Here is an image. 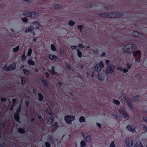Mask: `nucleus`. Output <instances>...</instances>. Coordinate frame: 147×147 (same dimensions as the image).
<instances>
[{
  "label": "nucleus",
  "instance_id": "obj_53",
  "mask_svg": "<svg viewBox=\"0 0 147 147\" xmlns=\"http://www.w3.org/2000/svg\"><path fill=\"white\" fill-rule=\"evenodd\" d=\"M109 61L108 60H106L105 63L107 65H108L109 63Z\"/></svg>",
  "mask_w": 147,
  "mask_h": 147
},
{
  "label": "nucleus",
  "instance_id": "obj_38",
  "mask_svg": "<svg viewBox=\"0 0 147 147\" xmlns=\"http://www.w3.org/2000/svg\"><path fill=\"white\" fill-rule=\"evenodd\" d=\"M46 113L48 114H50L51 113V111L50 109H47L46 110Z\"/></svg>",
  "mask_w": 147,
  "mask_h": 147
},
{
  "label": "nucleus",
  "instance_id": "obj_25",
  "mask_svg": "<svg viewBox=\"0 0 147 147\" xmlns=\"http://www.w3.org/2000/svg\"><path fill=\"white\" fill-rule=\"evenodd\" d=\"M51 50L53 51H56V48L55 47V46L53 44H52L51 45Z\"/></svg>",
  "mask_w": 147,
  "mask_h": 147
},
{
  "label": "nucleus",
  "instance_id": "obj_27",
  "mask_svg": "<svg viewBox=\"0 0 147 147\" xmlns=\"http://www.w3.org/2000/svg\"><path fill=\"white\" fill-rule=\"evenodd\" d=\"M85 119L84 117L81 116L79 119V121L80 122H83L85 121Z\"/></svg>",
  "mask_w": 147,
  "mask_h": 147
},
{
  "label": "nucleus",
  "instance_id": "obj_55",
  "mask_svg": "<svg viewBox=\"0 0 147 147\" xmlns=\"http://www.w3.org/2000/svg\"><path fill=\"white\" fill-rule=\"evenodd\" d=\"M97 126L99 127L100 128L101 127V125L99 123H97Z\"/></svg>",
  "mask_w": 147,
  "mask_h": 147
},
{
  "label": "nucleus",
  "instance_id": "obj_39",
  "mask_svg": "<svg viewBox=\"0 0 147 147\" xmlns=\"http://www.w3.org/2000/svg\"><path fill=\"white\" fill-rule=\"evenodd\" d=\"M135 59L137 63H139L141 61L140 58L139 57L138 58H136Z\"/></svg>",
  "mask_w": 147,
  "mask_h": 147
},
{
  "label": "nucleus",
  "instance_id": "obj_12",
  "mask_svg": "<svg viewBox=\"0 0 147 147\" xmlns=\"http://www.w3.org/2000/svg\"><path fill=\"white\" fill-rule=\"evenodd\" d=\"M84 139L88 142H90L91 141V138L90 136L87 133H82Z\"/></svg>",
  "mask_w": 147,
  "mask_h": 147
},
{
  "label": "nucleus",
  "instance_id": "obj_22",
  "mask_svg": "<svg viewBox=\"0 0 147 147\" xmlns=\"http://www.w3.org/2000/svg\"><path fill=\"white\" fill-rule=\"evenodd\" d=\"M30 11H25L24 12V16L27 17H30Z\"/></svg>",
  "mask_w": 147,
  "mask_h": 147
},
{
  "label": "nucleus",
  "instance_id": "obj_42",
  "mask_svg": "<svg viewBox=\"0 0 147 147\" xmlns=\"http://www.w3.org/2000/svg\"><path fill=\"white\" fill-rule=\"evenodd\" d=\"M21 83L22 84H24L25 83V79L23 78H21Z\"/></svg>",
  "mask_w": 147,
  "mask_h": 147
},
{
  "label": "nucleus",
  "instance_id": "obj_16",
  "mask_svg": "<svg viewBox=\"0 0 147 147\" xmlns=\"http://www.w3.org/2000/svg\"><path fill=\"white\" fill-rule=\"evenodd\" d=\"M132 34L133 36L136 37H140L142 35L136 31H133L132 33Z\"/></svg>",
  "mask_w": 147,
  "mask_h": 147
},
{
  "label": "nucleus",
  "instance_id": "obj_64",
  "mask_svg": "<svg viewBox=\"0 0 147 147\" xmlns=\"http://www.w3.org/2000/svg\"><path fill=\"white\" fill-rule=\"evenodd\" d=\"M15 100L14 99H13V100H12V101L14 103L15 102Z\"/></svg>",
  "mask_w": 147,
  "mask_h": 147
},
{
  "label": "nucleus",
  "instance_id": "obj_52",
  "mask_svg": "<svg viewBox=\"0 0 147 147\" xmlns=\"http://www.w3.org/2000/svg\"><path fill=\"white\" fill-rule=\"evenodd\" d=\"M127 66L128 69H130L131 67V64H127Z\"/></svg>",
  "mask_w": 147,
  "mask_h": 147
},
{
  "label": "nucleus",
  "instance_id": "obj_59",
  "mask_svg": "<svg viewBox=\"0 0 147 147\" xmlns=\"http://www.w3.org/2000/svg\"><path fill=\"white\" fill-rule=\"evenodd\" d=\"M37 117L38 118V119H40V115H39L38 114L37 116Z\"/></svg>",
  "mask_w": 147,
  "mask_h": 147
},
{
  "label": "nucleus",
  "instance_id": "obj_33",
  "mask_svg": "<svg viewBox=\"0 0 147 147\" xmlns=\"http://www.w3.org/2000/svg\"><path fill=\"white\" fill-rule=\"evenodd\" d=\"M32 52V49H28V56H30Z\"/></svg>",
  "mask_w": 147,
  "mask_h": 147
},
{
  "label": "nucleus",
  "instance_id": "obj_3",
  "mask_svg": "<svg viewBox=\"0 0 147 147\" xmlns=\"http://www.w3.org/2000/svg\"><path fill=\"white\" fill-rule=\"evenodd\" d=\"M122 16V14L119 13H105L102 16L106 18H114L119 17Z\"/></svg>",
  "mask_w": 147,
  "mask_h": 147
},
{
  "label": "nucleus",
  "instance_id": "obj_32",
  "mask_svg": "<svg viewBox=\"0 0 147 147\" xmlns=\"http://www.w3.org/2000/svg\"><path fill=\"white\" fill-rule=\"evenodd\" d=\"M24 74L26 75H28L30 73V71L26 69H24Z\"/></svg>",
  "mask_w": 147,
  "mask_h": 147
},
{
  "label": "nucleus",
  "instance_id": "obj_4",
  "mask_svg": "<svg viewBox=\"0 0 147 147\" xmlns=\"http://www.w3.org/2000/svg\"><path fill=\"white\" fill-rule=\"evenodd\" d=\"M134 147H147V140H143L142 141V143L141 142H137Z\"/></svg>",
  "mask_w": 147,
  "mask_h": 147
},
{
  "label": "nucleus",
  "instance_id": "obj_45",
  "mask_svg": "<svg viewBox=\"0 0 147 147\" xmlns=\"http://www.w3.org/2000/svg\"><path fill=\"white\" fill-rule=\"evenodd\" d=\"M22 19L23 20V21L24 22H26L28 21L27 19L26 18H22Z\"/></svg>",
  "mask_w": 147,
  "mask_h": 147
},
{
  "label": "nucleus",
  "instance_id": "obj_44",
  "mask_svg": "<svg viewBox=\"0 0 147 147\" xmlns=\"http://www.w3.org/2000/svg\"><path fill=\"white\" fill-rule=\"evenodd\" d=\"M41 81V82H42L44 85H46V84L47 82L45 80L42 79Z\"/></svg>",
  "mask_w": 147,
  "mask_h": 147
},
{
  "label": "nucleus",
  "instance_id": "obj_18",
  "mask_svg": "<svg viewBox=\"0 0 147 147\" xmlns=\"http://www.w3.org/2000/svg\"><path fill=\"white\" fill-rule=\"evenodd\" d=\"M49 58L51 60L55 61L57 59V57L55 55H49Z\"/></svg>",
  "mask_w": 147,
  "mask_h": 147
},
{
  "label": "nucleus",
  "instance_id": "obj_21",
  "mask_svg": "<svg viewBox=\"0 0 147 147\" xmlns=\"http://www.w3.org/2000/svg\"><path fill=\"white\" fill-rule=\"evenodd\" d=\"M117 70H122L123 72L124 73H125L127 72L128 70L126 69H122V68L121 67H118L117 68Z\"/></svg>",
  "mask_w": 147,
  "mask_h": 147
},
{
  "label": "nucleus",
  "instance_id": "obj_58",
  "mask_svg": "<svg viewBox=\"0 0 147 147\" xmlns=\"http://www.w3.org/2000/svg\"><path fill=\"white\" fill-rule=\"evenodd\" d=\"M60 6L58 5H56V6H55V7L56 8H59V7H60Z\"/></svg>",
  "mask_w": 147,
  "mask_h": 147
},
{
  "label": "nucleus",
  "instance_id": "obj_20",
  "mask_svg": "<svg viewBox=\"0 0 147 147\" xmlns=\"http://www.w3.org/2000/svg\"><path fill=\"white\" fill-rule=\"evenodd\" d=\"M28 63L29 65H34L35 64L34 62L32 60V59H30L28 61Z\"/></svg>",
  "mask_w": 147,
  "mask_h": 147
},
{
  "label": "nucleus",
  "instance_id": "obj_57",
  "mask_svg": "<svg viewBox=\"0 0 147 147\" xmlns=\"http://www.w3.org/2000/svg\"><path fill=\"white\" fill-rule=\"evenodd\" d=\"M143 129L144 130H146L147 129V128L146 127H144L143 128Z\"/></svg>",
  "mask_w": 147,
  "mask_h": 147
},
{
  "label": "nucleus",
  "instance_id": "obj_9",
  "mask_svg": "<svg viewBox=\"0 0 147 147\" xmlns=\"http://www.w3.org/2000/svg\"><path fill=\"white\" fill-rule=\"evenodd\" d=\"M15 65L14 64L10 65L8 67H7V65H5L4 66L3 69L5 71H11L13 69L15 68Z\"/></svg>",
  "mask_w": 147,
  "mask_h": 147
},
{
  "label": "nucleus",
  "instance_id": "obj_1",
  "mask_svg": "<svg viewBox=\"0 0 147 147\" xmlns=\"http://www.w3.org/2000/svg\"><path fill=\"white\" fill-rule=\"evenodd\" d=\"M42 26L40 25L38 22L37 21H34L32 22L31 23V25L29 27H28L26 28L25 31L26 32H28L30 31L33 34V35H35L36 34L33 31L35 30L36 28L38 30H40L42 29Z\"/></svg>",
  "mask_w": 147,
  "mask_h": 147
},
{
  "label": "nucleus",
  "instance_id": "obj_6",
  "mask_svg": "<svg viewBox=\"0 0 147 147\" xmlns=\"http://www.w3.org/2000/svg\"><path fill=\"white\" fill-rule=\"evenodd\" d=\"M103 64L101 62H100L95 67L94 70L95 71H100L101 70L102 68H103Z\"/></svg>",
  "mask_w": 147,
  "mask_h": 147
},
{
  "label": "nucleus",
  "instance_id": "obj_48",
  "mask_svg": "<svg viewBox=\"0 0 147 147\" xmlns=\"http://www.w3.org/2000/svg\"><path fill=\"white\" fill-rule=\"evenodd\" d=\"M143 120L144 121L147 122V117L146 116L144 117H143Z\"/></svg>",
  "mask_w": 147,
  "mask_h": 147
},
{
  "label": "nucleus",
  "instance_id": "obj_40",
  "mask_svg": "<svg viewBox=\"0 0 147 147\" xmlns=\"http://www.w3.org/2000/svg\"><path fill=\"white\" fill-rule=\"evenodd\" d=\"M78 51V57H81L82 55V53L81 52L77 50Z\"/></svg>",
  "mask_w": 147,
  "mask_h": 147
},
{
  "label": "nucleus",
  "instance_id": "obj_56",
  "mask_svg": "<svg viewBox=\"0 0 147 147\" xmlns=\"http://www.w3.org/2000/svg\"><path fill=\"white\" fill-rule=\"evenodd\" d=\"M78 47H79V48H83V46H82V45L81 44H79L78 46Z\"/></svg>",
  "mask_w": 147,
  "mask_h": 147
},
{
  "label": "nucleus",
  "instance_id": "obj_51",
  "mask_svg": "<svg viewBox=\"0 0 147 147\" xmlns=\"http://www.w3.org/2000/svg\"><path fill=\"white\" fill-rule=\"evenodd\" d=\"M60 53L61 55H63L64 53V51L63 49H61L60 50Z\"/></svg>",
  "mask_w": 147,
  "mask_h": 147
},
{
  "label": "nucleus",
  "instance_id": "obj_49",
  "mask_svg": "<svg viewBox=\"0 0 147 147\" xmlns=\"http://www.w3.org/2000/svg\"><path fill=\"white\" fill-rule=\"evenodd\" d=\"M71 48L73 49H77V47L76 46H71Z\"/></svg>",
  "mask_w": 147,
  "mask_h": 147
},
{
  "label": "nucleus",
  "instance_id": "obj_41",
  "mask_svg": "<svg viewBox=\"0 0 147 147\" xmlns=\"http://www.w3.org/2000/svg\"><path fill=\"white\" fill-rule=\"evenodd\" d=\"M57 127V123H55L53 124V125L52 126V128L53 129H54V128H56V127Z\"/></svg>",
  "mask_w": 147,
  "mask_h": 147
},
{
  "label": "nucleus",
  "instance_id": "obj_47",
  "mask_svg": "<svg viewBox=\"0 0 147 147\" xmlns=\"http://www.w3.org/2000/svg\"><path fill=\"white\" fill-rule=\"evenodd\" d=\"M26 59V57L25 55H23L22 57V60L24 61Z\"/></svg>",
  "mask_w": 147,
  "mask_h": 147
},
{
  "label": "nucleus",
  "instance_id": "obj_34",
  "mask_svg": "<svg viewBox=\"0 0 147 147\" xmlns=\"http://www.w3.org/2000/svg\"><path fill=\"white\" fill-rule=\"evenodd\" d=\"M139 99V97L138 96H134L133 98V100L134 101H136L138 100Z\"/></svg>",
  "mask_w": 147,
  "mask_h": 147
},
{
  "label": "nucleus",
  "instance_id": "obj_50",
  "mask_svg": "<svg viewBox=\"0 0 147 147\" xmlns=\"http://www.w3.org/2000/svg\"><path fill=\"white\" fill-rule=\"evenodd\" d=\"M1 101L4 102L6 100V99L5 98H1Z\"/></svg>",
  "mask_w": 147,
  "mask_h": 147
},
{
  "label": "nucleus",
  "instance_id": "obj_7",
  "mask_svg": "<svg viewBox=\"0 0 147 147\" xmlns=\"http://www.w3.org/2000/svg\"><path fill=\"white\" fill-rule=\"evenodd\" d=\"M75 119V117L74 116H67L65 117V120L66 122L68 124H70L71 123V121Z\"/></svg>",
  "mask_w": 147,
  "mask_h": 147
},
{
  "label": "nucleus",
  "instance_id": "obj_5",
  "mask_svg": "<svg viewBox=\"0 0 147 147\" xmlns=\"http://www.w3.org/2000/svg\"><path fill=\"white\" fill-rule=\"evenodd\" d=\"M121 98L122 100H124L126 103L127 104L129 108H131L132 105L130 100L125 95V94H123Z\"/></svg>",
  "mask_w": 147,
  "mask_h": 147
},
{
  "label": "nucleus",
  "instance_id": "obj_62",
  "mask_svg": "<svg viewBox=\"0 0 147 147\" xmlns=\"http://www.w3.org/2000/svg\"><path fill=\"white\" fill-rule=\"evenodd\" d=\"M22 1L24 2H28V0H22Z\"/></svg>",
  "mask_w": 147,
  "mask_h": 147
},
{
  "label": "nucleus",
  "instance_id": "obj_30",
  "mask_svg": "<svg viewBox=\"0 0 147 147\" xmlns=\"http://www.w3.org/2000/svg\"><path fill=\"white\" fill-rule=\"evenodd\" d=\"M19 49V46H17L16 47L13 48V51L14 52H16Z\"/></svg>",
  "mask_w": 147,
  "mask_h": 147
},
{
  "label": "nucleus",
  "instance_id": "obj_43",
  "mask_svg": "<svg viewBox=\"0 0 147 147\" xmlns=\"http://www.w3.org/2000/svg\"><path fill=\"white\" fill-rule=\"evenodd\" d=\"M70 69V67L69 65H67L66 66V69L67 70H69Z\"/></svg>",
  "mask_w": 147,
  "mask_h": 147
},
{
  "label": "nucleus",
  "instance_id": "obj_24",
  "mask_svg": "<svg viewBox=\"0 0 147 147\" xmlns=\"http://www.w3.org/2000/svg\"><path fill=\"white\" fill-rule=\"evenodd\" d=\"M81 147H85L86 146V144L85 142L83 140L80 143Z\"/></svg>",
  "mask_w": 147,
  "mask_h": 147
},
{
  "label": "nucleus",
  "instance_id": "obj_14",
  "mask_svg": "<svg viewBox=\"0 0 147 147\" xmlns=\"http://www.w3.org/2000/svg\"><path fill=\"white\" fill-rule=\"evenodd\" d=\"M127 128L130 131L133 132L135 131V127L134 126L129 125L127 126Z\"/></svg>",
  "mask_w": 147,
  "mask_h": 147
},
{
  "label": "nucleus",
  "instance_id": "obj_36",
  "mask_svg": "<svg viewBox=\"0 0 147 147\" xmlns=\"http://www.w3.org/2000/svg\"><path fill=\"white\" fill-rule=\"evenodd\" d=\"M83 26L82 25H79L77 26V28L81 32L82 31V29L83 28Z\"/></svg>",
  "mask_w": 147,
  "mask_h": 147
},
{
  "label": "nucleus",
  "instance_id": "obj_28",
  "mask_svg": "<svg viewBox=\"0 0 147 147\" xmlns=\"http://www.w3.org/2000/svg\"><path fill=\"white\" fill-rule=\"evenodd\" d=\"M113 101L114 103L117 105H119L120 104L119 101L117 100L114 99Z\"/></svg>",
  "mask_w": 147,
  "mask_h": 147
},
{
  "label": "nucleus",
  "instance_id": "obj_54",
  "mask_svg": "<svg viewBox=\"0 0 147 147\" xmlns=\"http://www.w3.org/2000/svg\"><path fill=\"white\" fill-rule=\"evenodd\" d=\"M13 107V105H12V106L11 105V107L10 106V105L9 106V109L10 110H12V109Z\"/></svg>",
  "mask_w": 147,
  "mask_h": 147
},
{
  "label": "nucleus",
  "instance_id": "obj_15",
  "mask_svg": "<svg viewBox=\"0 0 147 147\" xmlns=\"http://www.w3.org/2000/svg\"><path fill=\"white\" fill-rule=\"evenodd\" d=\"M38 16V13L35 12H32L30 13V16L29 17H31L32 18H35Z\"/></svg>",
  "mask_w": 147,
  "mask_h": 147
},
{
  "label": "nucleus",
  "instance_id": "obj_61",
  "mask_svg": "<svg viewBox=\"0 0 147 147\" xmlns=\"http://www.w3.org/2000/svg\"><path fill=\"white\" fill-rule=\"evenodd\" d=\"M105 54L104 53H103L101 55L102 56H105Z\"/></svg>",
  "mask_w": 147,
  "mask_h": 147
},
{
  "label": "nucleus",
  "instance_id": "obj_19",
  "mask_svg": "<svg viewBox=\"0 0 147 147\" xmlns=\"http://www.w3.org/2000/svg\"><path fill=\"white\" fill-rule=\"evenodd\" d=\"M98 79L101 81H102L105 78L104 75L102 73L101 74H99L98 75Z\"/></svg>",
  "mask_w": 147,
  "mask_h": 147
},
{
  "label": "nucleus",
  "instance_id": "obj_60",
  "mask_svg": "<svg viewBox=\"0 0 147 147\" xmlns=\"http://www.w3.org/2000/svg\"><path fill=\"white\" fill-rule=\"evenodd\" d=\"M46 75L47 76V78H48L49 77V74L47 73H46Z\"/></svg>",
  "mask_w": 147,
  "mask_h": 147
},
{
  "label": "nucleus",
  "instance_id": "obj_29",
  "mask_svg": "<svg viewBox=\"0 0 147 147\" xmlns=\"http://www.w3.org/2000/svg\"><path fill=\"white\" fill-rule=\"evenodd\" d=\"M18 131L19 133L23 134L25 132V131L22 128H19L18 129Z\"/></svg>",
  "mask_w": 147,
  "mask_h": 147
},
{
  "label": "nucleus",
  "instance_id": "obj_46",
  "mask_svg": "<svg viewBox=\"0 0 147 147\" xmlns=\"http://www.w3.org/2000/svg\"><path fill=\"white\" fill-rule=\"evenodd\" d=\"M45 145L47 147H50V144L47 142L45 143Z\"/></svg>",
  "mask_w": 147,
  "mask_h": 147
},
{
  "label": "nucleus",
  "instance_id": "obj_11",
  "mask_svg": "<svg viewBox=\"0 0 147 147\" xmlns=\"http://www.w3.org/2000/svg\"><path fill=\"white\" fill-rule=\"evenodd\" d=\"M125 144L128 147L131 146L133 144L132 140L131 138H126L125 142Z\"/></svg>",
  "mask_w": 147,
  "mask_h": 147
},
{
  "label": "nucleus",
  "instance_id": "obj_23",
  "mask_svg": "<svg viewBox=\"0 0 147 147\" xmlns=\"http://www.w3.org/2000/svg\"><path fill=\"white\" fill-rule=\"evenodd\" d=\"M38 100L40 101L42 100L43 98V97L42 95L40 93H39L38 94Z\"/></svg>",
  "mask_w": 147,
  "mask_h": 147
},
{
  "label": "nucleus",
  "instance_id": "obj_8",
  "mask_svg": "<svg viewBox=\"0 0 147 147\" xmlns=\"http://www.w3.org/2000/svg\"><path fill=\"white\" fill-rule=\"evenodd\" d=\"M119 112L121 113L124 117V118L126 119H128L129 117L127 115L126 112L124 111L123 108H121L119 110Z\"/></svg>",
  "mask_w": 147,
  "mask_h": 147
},
{
  "label": "nucleus",
  "instance_id": "obj_10",
  "mask_svg": "<svg viewBox=\"0 0 147 147\" xmlns=\"http://www.w3.org/2000/svg\"><path fill=\"white\" fill-rule=\"evenodd\" d=\"M115 69V66L113 65L108 66L107 69V72L109 74H111L114 71Z\"/></svg>",
  "mask_w": 147,
  "mask_h": 147
},
{
  "label": "nucleus",
  "instance_id": "obj_63",
  "mask_svg": "<svg viewBox=\"0 0 147 147\" xmlns=\"http://www.w3.org/2000/svg\"><path fill=\"white\" fill-rule=\"evenodd\" d=\"M36 39L35 38H34L33 40V41H36Z\"/></svg>",
  "mask_w": 147,
  "mask_h": 147
},
{
  "label": "nucleus",
  "instance_id": "obj_2",
  "mask_svg": "<svg viewBox=\"0 0 147 147\" xmlns=\"http://www.w3.org/2000/svg\"><path fill=\"white\" fill-rule=\"evenodd\" d=\"M136 49V46L133 44H129L123 47V51L125 53H129Z\"/></svg>",
  "mask_w": 147,
  "mask_h": 147
},
{
  "label": "nucleus",
  "instance_id": "obj_37",
  "mask_svg": "<svg viewBox=\"0 0 147 147\" xmlns=\"http://www.w3.org/2000/svg\"><path fill=\"white\" fill-rule=\"evenodd\" d=\"M109 147H115L113 142H111L110 144Z\"/></svg>",
  "mask_w": 147,
  "mask_h": 147
},
{
  "label": "nucleus",
  "instance_id": "obj_35",
  "mask_svg": "<svg viewBox=\"0 0 147 147\" xmlns=\"http://www.w3.org/2000/svg\"><path fill=\"white\" fill-rule=\"evenodd\" d=\"M54 67H52L51 70L50 71L51 73L53 75H54L55 74V72L54 70Z\"/></svg>",
  "mask_w": 147,
  "mask_h": 147
},
{
  "label": "nucleus",
  "instance_id": "obj_26",
  "mask_svg": "<svg viewBox=\"0 0 147 147\" xmlns=\"http://www.w3.org/2000/svg\"><path fill=\"white\" fill-rule=\"evenodd\" d=\"M68 24L69 26H72L74 25L75 23L74 21L71 20L69 22Z\"/></svg>",
  "mask_w": 147,
  "mask_h": 147
},
{
  "label": "nucleus",
  "instance_id": "obj_17",
  "mask_svg": "<svg viewBox=\"0 0 147 147\" xmlns=\"http://www.w3.org/2000/svg\"><path fill=\"white\" fill-rule=\"evenodd\" d=\"M141 52L140 51L138 50L133 52V54L134 57H136L137 56L139 57L140 56V55L141 54Z\"/></svg>",
  "mask_w": 147,
  "mask_h": 147
},
{
  "label": "nucleus",
  "instance_id": "obj_13",
  "mask_svg": "<svg viewBox=\"0 0 147 147\" xmlns=\"http://www.w3.org/2000/svg\"><path fill=\"white\" fill-rule=\"evenodd\" d=\"M21 110V107H19L17 110V113H16L15 114L14 117L15 119L17 121H19V115L18 114V113H19Z\"/></svg>",
  "mask_w": 147,
  "mask_h": 147
},
{
  "label": "nucleus",
  "instance_id": "obj_31",
  "mask_svg": "<svg viewBox=\"0 0 147 147\" xmlns=\"http://www.w3.org/2000/svg\"><path fill=\"white\" fill-rule=\"evenodd\" d=\"M48 121L49 122L52 123L53 122V119L52 117H49L48 118Z\"/></svg>",
  "mask_w": 147,
  "mask_h": 147
}]
</instances>
